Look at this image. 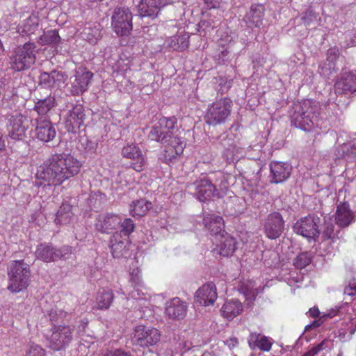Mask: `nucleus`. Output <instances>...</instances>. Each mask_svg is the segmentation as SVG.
<instances>
[{
  "label": "nucleus",
  "instance_id": "obj_63",
  "mask_svg": "<svg viewBox=\"0 0 356 356\" xmlns=\"http://www.w3.org/2000/svg\"><path fill=\"white\" fill-rule=\"evenodd\" d=\"M312 328H313L312 324H309V325L305 326V331L309 330Z\"/></svg>",
  "mask_w": 356,
  "mask_h": 356
},
{
  "label": "nucleus",
  "instance_id": "obj_59",
  "mask_svg": "<svg viewBox=\"0 0 356 356\" xmlns=\"http://www.w3.org/2000/svg\"><path fill=\"white\" fill-rule=\"evenodd\" d=\"M5 147V141L3 139V135L0 133V151H2Z\"/></svg>",
  "mask_w": 356,
  "mask_h": 356
},
{
  "label": "nucleus",
  "instance_id": "obj_1",
  "mask_svg": "<svg viewBox=\"0 0 356 356\" xmlns=\"http://www.w3.org/2000/svg\"><path fill=\"white\" fill-rule=\"evenodd\" d=\"M81 165V163L70 154H55L38 167L36 178L42 181L40 184L60 186L76 175Z\"/></svg>",
  "mask_w": 356,
  "mask_h": 356
},
{
  "label": "nucleus",
  "instance_id": "obj_15",
  "mask_svg": "<svg viewBox=\"0 0 356 356\" xmlns=\"http://www.w3.org/2000/svg\"><path fill=\"white\" fill-rule=\"evenodd\" d=\"M263 226L266 236L270 239H276L284 232V221L279 212H273L266 216Z\"/></svg>",
  "mask_w": 356,
  "mask_h": 356
},
{
  "label": "nucleus",
  "instance_id": "obj_37",
  "mask_svg": "<svg viewBox=\"0 0 356 356\" xmlns=\"http://www.w3.org/2000/svg\"><path fill=\"white\" fill-rule=\"evenodd\" d=\"M38 17L35 15H31L19 26L18 31L24 34H32L38 29Z\"/></svg>",
  "mask_w": 356,
  "mask_h": 356
},
{
  "label": "nucleus",
  "instance_id": "obj_5",
  "mask_svg": "<svg viewBox=\"0 0 356 356\" xmlns=\"http://www.w3.org/2000/svg\"><path fill=\"white\" fill-rule=\"evenodd\" d=\"M232 101L227 97L221 98L208 106L204 119L212 126L225 123L231 115Z\"/></svg>",
  "mask_w": 356,
  "mask_h": 356
},
{
  "label": "nucleus",
  "instance_id": "obj_53",
  "mask_svg": "<svg viewBox=\"0 0 356 356\" xmlns=\"http://www.w3.org/2000/svg\"><path fill=\"white\" fill-rule=\"evenodd\" d=\"M334 315H331L330 314L323 315V316L320 317L318 319L314 321L313 323H312L311 324L313 327H318L323 324V323L324 322L325 318H331Z\"/></svg>",
  "mask_w": 356,
  "mask_h": 356
},
{
  "label": "nucleus",
  "instance_id": "obj_61",
  "mask_svg": "<svg viewBox=\"0 0 356 356\" xmlns=\"http://www.w3.org/2000/svg\"><path fill=\"white\" fill-rule=\"evenodd\" d=\"M199 26L200 27H203V26H211V23L210 22H206L205 20H201L199 24H198Z\"/></svg>",
  "mask_w": 356,
  "mask_h": 356
},
{
  "label": "nucleus",
  "instance_id": "obj_54",
  "mask_svg": "<svg viewBox=\"0 0 356 356\" xmlns=\"http://www.w3.org/2000/svg\"><path fill=\"white\" fill-rule=\"evenodd\" d=\"M104 356H130V355L121 350H115L113 352L105 354Z\"/></svg>",
  "mask_w": 356,
  "mask_h": 356
},
{
  "label": "nucleus",
  "instance_id": "obj_29",
  "mask_svg": "<svg viewBox=\"0 0 356 356\" xmlns=\"http://www.w3.org/2000/svg\"><path fill=\"white\" fill-rule=\"evenodd\" d=\"M203 223L211 235L221 236L224 234L225 226L222 217L209 214L204 217Z\"/></svg>",
  "mask_w": 356,
  "mask_h": 356
},
{
  "label": "nucleus",
  "instance_id": "obj_57",
  "mask_svg": "<svg viewBox=\"0 0 356 356\" xmlns=\"http://www.w3.org/2000/svg\"><path fill=\"white\" fill-rule=\"evenodd\" d=\"M6 252V246L5 243L2 242L0 243V259L2 256L4 255Z\"/></svg>",
  "mask_w": 356,
  "mask_h": 356
},
{
  "label": "nucleus",
  "instance_id": "obj_22",
  "mask_svg": "<svg viewBox=\"0 0 356 356\" xmlns=\"http://www.w3.org/2000/svg\"><path fill=\"white\" fill-rule=\"evenodd\" d=\"M335 223L341 228L348 227L355 221V213L347 202H340L334 213Z\"/></svg>",
  "mask_w": 356,
  "mask_h": 356
},
{
  "label": "nucleus",
  "instance_id": "obj_25",
  "mask_svg": "<svg viewBox=\"0 0 356 356\" xmlns=\"http://www.w3.org/2000/svg\"><path fill=\"white\" fill-rule=\"evenodd\" d=\"M35 135L38 140L47 143L51 141L56 137V132L49 120L40 118L37 120Z\"/></svg>",
  "mask_w": 356,
  "mask_h": 356
},
{
  "label": "nucleus",
  "instance_id": "obj_38",
  "mask_svg": "<svg viewBox=\"0 0 356 356\" xmlns=\"http://www.w3.org/2000/svg\"><path fill=\"white\" fill-rule=\"evenodd\" d=\"M72 213L71 212V207L69 204H63L57 213L55 218V222L58 225H67L71 221Z\"/></svg>",
  "mask_w": 356,
  "mask_h": 356
},
{
  "label": "nucleus",
  "instance_id": "obj_28",
  "mask_svg": "<svg viewBox=\"0 0 356 356\" xmlns=\"http://www.w3.org/2000/svg\"><path fill=\"white\" fill-rule=\"evenodd\" d=\"M341 53L339 49L337 46L329 48L326 53V60L327 62L321 67V73L325 76H330L332 72H336V62L340 57Z\"/></svg>",
  "mask_w": 356,
  "mask_h": 356
},
{
  "label": "nucleus",
  "instance_id": "obj_56",
  "mask_svg": "<svg viewBox=\"0 0 356 356\" xmlns=\"http://www.w3.org/2000/svg\"><path fill=\"white\" fill-rule=\"evenodd\" d=\"M311 316L316 318L318 316L320 312L317 307L311 308L309 311Z\"/></svg>",
  "mask_w": 356,
  "mask_h": 356
},
{
  "label": "nucleus",
  "instance_id": "obj_31",
  "mask_svg": "<svg viewBox=\"0 0 356 356\" xmlns=\"http://www.w3.org/2000/svg\"><path fill=\"white\" fill-rule=\"evenodd\" d=\"M243 307L238 300H227L222 305L220 312L222 315L229 319H233L243 311Z\"/></svg>",
  "mask_w": 356,
  "mask_h": 356
},
{
  "label": "nucleus",
  "instance_id": "obj_2",
  "mask_svg": "<svg viewBox=\"0 0 356 356\" xmlns=\"http://www.w3.org/2000/svg\"><path fill=\"white\" fill-rule=\"evenodd\" d=\"M227 182L222 172H218L217 175L212 174L211 176L200 177L193 183L188 185V187L195 191L197 198L200 202H205L213 197H220L221 193H225Z\"/></svg>",
  "mask_w": 356,
  "mask_h": 356
},
{
  "label": "nucleus",
  "instance_id": "obj_39",
  "mask_svg": "<svg viewBox=\"0 0 356 356\" xmlns=\"http://www.w3.org/2000/svg\"><path fill=\"white\" fill-rule=\"evenodd\" d=\"M63 75L61 72L53 70L50 73L42 72L40 76L39 82L40 85L46 87H51L54 85L56 80H59Z\"/></svg>",
  "mask_w": 356,
  "mask_h": 356
},
{
  "label": "nucleus",
  "instance_id": "obj_20",
  "mask_svg": "<svg viewBox=\"0 0 356 356\" xmlns=\"http://www.w3.org/2000/svg\"><path fill=\"white\" fill-rule=\"evenodd\" d=\"M167 4V0H140L138 5V13L140 17L154 19L160 9Z\"/></svg>",
  "mask_w": 356,
  "mask_h": 356
},
{
  "label": "nucleus",
  "instance_id": "obj_35",
  "mask_svg": "<svg viewBox=\"0 0 356 356\" xmlns=\"http://www.w3.org/2000/svg\"><path fill=\"white\" fill-rule=\"evenodd\" d=\"M55 105L54 96L48 95L43 99H38L35 102L34 110L40 115H46Z\"/></svg>",
  "mask_w": 356,
  "mask_h": 356
},
{
  "label": "nucleus",
  "instance_id": "obj_60",
  "mask_svg": "<svg viewBox=\"0 0 356 356\" xmlns=\"http://www.w3.org/2000/svg\"><path fill=\"white\" fill-rule=\"evenodd\" d=\"M201 356H218L213 350L206 351L201 355Z\"/></svg>",
  "mask_w": 356,
  "mask_h": 356
},
{
  "label": "nucleus",
  "instance_id": "obj_45",
  "mask_svg": "<svg viewBox=\"0 0 356 356\" xmlns=\"http://www.w3.org/2000/svg\"><path fill=\"white\" fill-rule=\"evenodd\" d=\"M26 356H46V353L41 346L32 344L26 351Z\"/></svg>",
  "mask_w": 356,
  "mask_h": 356
},
{
  "label": "nucleus",
  "instance_id": "obj_43",
  "mask_svg": "<svg viewBox=\"0 0 356 356\" xmlns=\"http://www.w3.org/2000/svg\"><path fill=\"white\" fill-rule=\"evenodd\" d=\"M312 261L311 255L308 252L299 254L294 260V265L297 268L302 269L307 266Z\"/></svg>",
  "mask_w": 356,
  "mask_h": 356
},
{
  "label": "nucleus",
  "instance_id": "obj_14",
  "mask_svg": "<svg viewBox=\"0 0 356 356\" xmlns=\"http://www.w3.org/2000/svg\"><path fill=\"white\" fill-rule=\"evenodd\" d=\"M93 77V73L86 67L76 68L74 75L70 77V92L73 95H82L88 89Z\"/></svg>",
  "mask_w": 356,
  "mask_h": 356
},
{
  "label": "nucleus",
  "instance_id": "obj_9",
  "mask_svg": "<svg viewBox=\"0 0 356 356\" xmlns=\"http://www.w3.org/2000/svg\"><path fill=\"white\" fill-rule=\"evenodd\" d=\"M8 136L15 140H21L26 137L29 127L27 117L20 112L14 111L8 115Z\"/></svg>",
  "mask_w": 356,
  "mask_h": 356
},
{
  "label": "nucleus",
  "instance_id": "obj_46",
  "mask_svg": "<svg viewBox=\"0 0 356 356\" xmlns=\"http://www.w3.org/2000/svg\"><path fill=\"white\" fill-rule=\"evenodd\" d=\"M271 346L272 343L270 339L266 336H262L256 348H258L263 351H269L271 348Z\"/></svg>",
  "mask_w": 356,
  "mask_h": 356
},
{
  "label": "nucleus",
  "instance_id": "obj_3",
  "mask_svg": "<svg viewBox=\"0 0 356 356\" xmlns=\"http://www.w3.org/2000/svg\"><path fill=\"white\" fill-rule=\"evenodd\" d=\"M291 115L293 124L305 131H310L317 124L320 114L318 103L307 99L295 103Z\"/></svg>",
  "mask_w": 356,
  "mask_h": 356
},
{
  "label": "nucleus",
  "instance_id": "obj_13",
  "mask_svg": "<svg viewBox=\"0 0 356 356\" xmlns=\"http://www.w3.org/2000/svg\"><path fill=\"white\" fill-rule=\"evenodd\" d=\"M321 222L320 218L309 215L301 218L293 225L294 232L308 239L318 237L320 230L318 229Z\"/></svg>",
  "mask_w": 356,
  "mask_h": 356
},
{
  "label": "nucleus",
  "instance_id": "obj_55",
  "mask_svg": "<svg viewBox=\"0 0 356 356\" xmlns=\"http://www.w3.org/2000/svg\"><path fill=\"white\" fill-rule=\"evenodd\" d=\"M325 341H322L320 343L317 344L312 348L316 352V354H318L320 351L324 349V345H325Z\"/></svg>",
  "mask_w": 356,
  "mask_h": 356
},
{
  "label": "nucleus",
  "instance_id": "obj_30",
  "mask_svg": "<svg viewBox=\"0 0 356 356\" xmlns=\"http://www.w3.org/2000/svg\"><path fill=\"white\" fill-rule=\"evenodd\" d=\"M264 15V9L262 6H252L250 10L245 15L243 20L250 28H259L262 25Z\"/></svg>",
  "mask_w": 356,
  "mask_h": 356
},
{
  "label": "nucleus",
  "instance_id": "obj_44",
  "mask_svg": "<svg viewBox=\"0 0 356 356\" xmlns=\"http://www.w3.org/2000/svg\"><path fill=\"white\" fill-rule=\"evenodd\" d=\"M70 314L63 309L56 307L49 312V316L51 321H62L67 318Z\"/></svg>",
  "mask_w": 356,
  "mask_h": 356
},
{
  "label": "nucleus",
  "instance_id": "obj_41",
  "mask_svg": "<svg viewBox=\"0 0 356 356\" xmlns=\"http://www.w3.org/2000/svg\"><path fill=\"white\" fill-rule=\"evenodd\" d=\"M60 36L56 30H50L44 32L43 35L40 37L39 42L42 45L56 44L60 41Z\"/></svg>",
  "mask_w": 356,
  "mask_h": 356
},
{
  "label": "nucleus",
  "instance_id": "obj_62",
  "mask_svg": "<svg viewBox=\"0 0 356 356\" xmlns=\"http://www.w3.org/2000/svg\"><path fill=\"white\" fill-rule=\"evenodd\" d=\"M349 289H353L356 293V282H350L349 284Z\"/></svg>",
  "mask_w": 356,
  "mask_h": 356
},
{
  "label": "nucleus",
  "instance_id": "obj_18",
  "mask_svg": "<svg viewBox=\"0 0 356 356\" xmlns=\"http://www.w3.org/2000/svg\"><path fill=\"white\" fill-rule=\"evenodd\" d=\"M270 181L272 184H280L285 181L291 175L292 166L287 163L272 161L270 163Z\"/></svg>",
  "mask_w": 356,
  "mask_h": 356
},
{
  "label": "nucleus",
  "instance_id": "obj_49",
  "mask_svg": "<svg viewBox=\"0 0 356 356\" xmlns=\"http://www.w3.org/2000/svg\"><path fill=\"white\" fill-rule=\"evenodd\" d=\"M261 337L262 336L259 333L251 332L248 338L249 346L252 348H255Z\"/></svg>",
  "mask_w": 356,
  "mask_h": 356
},
{
  "label": "nucleus",
  "instance_id": "obj_10",
  "mask_svg": "<svg viewBox=\"0 0 356 356\" xmlns=\"http://www.w3.org/2000/svg\"><path fill=\"white\" fill-rule=\"evenodd\" d=\"M71 254L72 248L70 246H63L58 249L49 243L40 244L35 250L36 257L44 262H51L60 259H66Z\"/></svg>",
  "mask_w": 356,
  "mask_h": 356
},
{
  "label": "nucleus",
  "instance_id": "obj_32",
  "mask_svg": "<svg viewBox=\"0 0 356 356\" xmlns=\"http://www.w3.org/2000/svg\"><path fill=\"white\" fill-rule=\"evenodd\" d=\"M220 237V243L218 245L219 254L223 257L232 255L236 248L235 238L227 233Z\"/></svg>",
  "mask_w": 356,
  "mask_h": 356
},
{
  "label": "nucleus",
  "instance_id": "obj_12",
  "mask_svg": "<svg viewBox=\"0 0 356 356\" xmlns=\"http://www.w3.org/2000/svg\"><path fill=\"white\" fill-rule=\"evenodd\" d=\"M160 339L161 333L157 329L138 325L134 329L132 340L141 347H149L156 344Z\"/></svg>",
  "mask_w": 356,
  "mask_h": 356
},
{
  "label": "nucleus",
  "instance_id": "obj_7",
  "mask_svg": "<svg viewBox=\"0 0 356 356\" xmlns=\"http://www.w3.org/2000/svg\"><path fill=\"white\" fill-rule=\"evenodd\" d=\"M35 44L30 42L17 48L10 58V68L16 72L29 69L35 62Z\"/></svg>",
  "mask_w": 356,
  "mask_h": 356
},
{
  "label": "nucleus",
  "instance_id": "obj_47",
  "mask_svg": "<svg viewBox=\"0 0 356 356\" xmlns=\"http://www.w3.org/2000/svg\"><path fill=\"white\" fill-rule=\"evenodd\" d=\"M334 236V225L331 223H326L323 232V238L324 239H332Z\"/></svg>",
  "mask_w": 356,
  "mask_h": 356
},
{
  "label": "nucleus",
  "instance_id": "obj_23",
  "mask_svg": "<svg viewBox=\"0 0 356 356\" xmlns=\"http://www.w3.org/2000/svg\"><path fill=\"white\" fill-rule=\"evenodd\" d=\"M217 297L216 286L213 283L210 282L202 285L196 291L195 300L201 305L209 306L214 303Z\"/></svg>",
  "mask_w": 356,
  "mask_h": 356
},
{
  "label": "nucleus",
  "instance_id": "obj_24",
  "mask_svg": "<svg viewBox=\"0 0 356 356\" xmlns=\"http://www.w3.org/2000/svg\"><path fill=\"white\" fill-rule=\"evenodd\" d=\"M85 118L84 109L81 105H75L68 112L65 126L69 131H76L83 124Z\"/></svg>",
  "mask_w": 356,
  "mask_h": 356
},
{
  "label": "nucleus",
  "instance_id": "obj_26",
  "mask_svg": "<svg viewBox=\"0 0 356 356\" xmlns=\"http://www.w3.org/2000/svg\"><path fill=\"white\" fill-rule=\"evenodd\" d=\"M187 305L179 298H174L167 303L166 314L172 319H182L186 316Z\"/></svg>",
  "mask_w": 356,
  "mask_h": 356
},
{
  "label": "nucleus",
  "instance_id": "obj_8",
  "mask_svg": "<svg viewBox=\"0 0 356 356\" xmlns=\"http://www.w3.org/2000/svg\"><path fill=\"white\" fill-rule=\"evenodd\" d=\"M111 26L118 35H128L133 28L132 13L130 10L124 7L115 8L111 18Z\"/></svg>",
  "mask_w": 356,
  "mask_h": 356
},
{
  "label": "nucleus",
  "instance_id": "obj_19",
  "mask_svg": "<svg viewBox=\"0 0 356 356\" xmlns=\"http://www.w3.org/2000/svg\"><path fill=\"white\" fill-rule=\"evenodd\" d=\"M334 89L338 94L356 95V74L353 72L343 73L335 83Z\"/></svg>",
  "mask_w": 356,
  "mask_h": 356
},
{
  "label": "nucleus",
  "instance_id": "obj_40",
  "mask_svg": "<svg viewBox=\"0 0 356 356\" xmlns=\"http://www.w3.org/2000/svg\"><path fill=\"white\" fill-rule=\"evenodd\" d=\"M302 22L307 26H316L320 21L318 13L312 6L309 7L301 18Z\"/></svg>",
  "mask_w": 356,
  "mask_h": 356
},
{
  "label": "nucleus",
  "instance_id": "obj_48",
  "mask_svg": "<svg viewBox=\"0 0 356 356\" xmlns=\"http://www.w3.org/2000/svg\"><path fill=\"white\" fill-rule=\"evenodd\" d=\"M177 44H175L174 45H172V47L175 49H180L181 51H183L186 49L188 46V38H186L184 35L179 36L177 38Z\"/></svg>",
  "mask_w": 356,
  "mask_h": 356
},
{
  "label": "nucleus",
  "instance_id": "obj_27",
  "mask_svg": "<svg viewBox=\"0 0 356 356\" xmlns=\"http://www.w3.org/2000/svg\"><path fill=\"white\" fill-rule=\"evenodd\" d=\"M128 238L121 236L120 233L116 232L110 239V248L112 255L115 258H120L127 254Z\"/></svg>",
  "mask_w": 356,
  "mask_h": 356
},
{
  "label": "nucleus",
  "instance_id": "obj_58",
  "mask_svg": "<svg viewBox=\"0 0 356 356\" xmlns=\"http://www.w3.org/2000/svg\"><path fill=\"white\" fill-rule=\"evenodd\" d=\"M317 355L316 352L314 350L313 348L309 350V351L306 352L305 354H303L302 356H315Z\"/></svg>",
  "mask_w": 356,
  "mask_h": 356
},
{
  "label": "nucleus",
  "instance_id": "obj_34",
  "mask_svg": "<svg viewBox=\"0 0 356 356\" xmlns=\"http://www.w3.org/2000/svg\"><path fill=\"white\" fill-rule=\"evenodd\" d=\"M152 207V204L150 202L145 199H140L132 202L130 205V213L134 217H141L145 216Z\"/></svg>",
  "mask_w": 356,
  "mask_h": 356
},
{
  "label": "nucleus",
  "instance_id": "obj_51",
  "mask_svg": "<svg viewBox=\"0 0 356 356\" xmlns=\"http://www.w3.org/2000/svg\"><path fill=\"white\" fill-rule=\"evenodd\" d=\"M221 0H204V4L208 9H214L220 7Z\"/></svg>",
  "mask_w": 356,
  "mask_h": 356
},
{
  "label": "nucleus",
  "instance_id": "obj_50",
  "mask_svg": "<svg viewBox=\"0 0 356 356\" xmlns=\"http://www.w3.org/2000/svg\"><path fill=\"white\" fill-rule=\"evenodd\" d=\"M200 348L197 346H193V348L188 347V350H186L181 356H198L200 353Z\"/></svg>",
  "mask_w": 356,
  "mask_h": 356
},
{
  "label": "nucleus",
  "instance_id": "obj_4",
  "mask_svg": "<svg viewBox=\"0 0 356 356\" xmlns=\"http://www.w3.org/2000/svg\"><path fill=\"white\" fill-rule=\"evenodd\" d=\"M29 265L23 260L12 261L8 266V284L12 293H18L27 288L30 281Z\"/></svg>",
  "mask_w": 356,
  "mask_h": 356
},
{
  "label": "nucleus",
  "instance_id": "obj_36",
  "mask_svg": "<svg viewBox=\"0 0 356 356\" xmlns=\"http://www.w3.org/2000/svg\"><path fill=\"white\" fill-rule=\"evenodd\" d=\"M114 298V295L112 291L103 290L99 292L96 298L97 309L103 310L108 309Z\"/></svg>",
  "mask_w": 356,
  "mask_h": 356
},
{
  "label": "nucleus",
  "instance_id": "obj_11",
  "mask_svg": "<svg viewBox=\"0 0 356 356\" xmlns=\"http://www.w3.org/2000/svg\"><path fill=\"white\" fill-rule=\"evenodd\" d=\"M51 334L47 337L49 346L54 350H60L71 342L73 329L69 325H54Z\"/></svg>",
  "mask_w": 356,
  "mask_h": 356
},
{
  "label": "nucleus",
  "instance_id": "obj_64",
  "mask_svg": "<svg viewBox=\"0 0 356 356\" xmlns=\"http://www.w3.org/2000/svg\"><path fill=\"white\" fill-rule=\"evenodd\" d=\"M355 331H356V326L355 327V328L352 329V330L350 331V334H355Z\"/></svg>",
  "mask_w": 356,
  "mask_h": 356
},
{
  "label": "nucleus",
  "instance_id": "obj_52",
  "mask_svg": "<svg viewBox=\"0 0 356 356\" xmlns=\"http://www.w3.org/2000/svg\"><path fill=\"white\" fill-rule=\"evenodd\" d=\"M140 270L138 269L134 270L131 273V280L136 285H140L141 279L140 276Z\"/></svg>",
  "mask_w": 356,
  "mask_h": 356
},
{
  "label": "nucleus",
  "instance_id": "obj_21",
  "mask_svg": "<svg viewBox=\"0 0 356 356\" xmlns=\"http://www.w3.org/2000/svg\"><path fill=\"white\" fill-rule=\"evenodd\" d=\"M121 218L115 214L99 215L95 220V229L102 233L111 234L119 227Z\"/></svg>",
  "mask_w": 356,
  "mask_h": 356
},
{
  "label": "nucleus",
  "instance_id": "obj_42",
  "mask_svg": "<svg viewBox=\"0 0 356 356\" xmlns=\"http://www.w3.org/2000/svg\"><path fill=\"white\" fill-rule=\"evenodd\" d=\"M120 231L119 233L121 236L129 238V236L134 231L135 223L131 218H125L122 222L121 221L120 225Z\"/></svg>",
  "mask_w": 356,
  "mask_h": 356
},
{
  "label": "nucleus",
  "instance_id": "obj_16",
  "mask_svg": "<svg viewBox=\"0 0 356 356\" xmlns=\"http://www.w3.org/2000/svg\"><path fill=\"white\" fill-rule=\"evenodd\" d=\"M124 158L130 159V167L137 172H142L146 166V159L141 149L135 144H127L121 151Z\"/></svg>",
  "mask_w": 356,
  "mask_h": 356
},
{
  "label": "nucleus",
  "instance_id": "obj_17",
  "mask_svg": "<svg viewBox=\"0 0 356 356\" xmlns=\"http://www.w3.org/2000/svg\"><path fill=\"white\" fill-rule=\"evenodd\" d=\"M186 145L185 140L179 136V132L173 134L170 140L164 144L165 149L163 153V161L166 163L172 162L183 153Z\"/></svg>",
  "mask_w": 356,
  "mask_h": 356
},
{
  "label": "nucleus",
  "instance_id": "obj_33",
  "mask_svg": "<svg viewBox=\"0 0 356 356\" xmlns=\"http://www.w3.org/2000/svg\"><path fill=\"white\" fill-rule=\"evenodd\" d=\"M81 34L83 39L91 44H96L102 38V26L98 23L88 24L84 27Z\"/></svg>",
  "mask_w": 356,
  "mask_h": 356
},
{
  "label": "nucleus",
  "instance_id": "obj_6",
  "mask_svg": "<svg viewBox=\"0 0 356 356\" xmlns=\"http://www.w3.org/2000/svg\"><path fill=\"white\" fill-rule=\"evenodd\" d=\"M177 124V119L175 116L162 117L152 127L148 137L151 140L164 145L173 134L179 132Z\"/></svg>",
  "mask_w": 356,
  "mask_h": 356
}]
</instances>
